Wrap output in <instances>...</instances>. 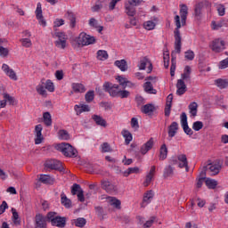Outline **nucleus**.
Returning a JSON list of instances; mask_svg holds the SVG:
<instances>
[{"label": "nucleus", "mask_w": 228, "mask_h": 228, "mask_svg": "<svg viewBox=\"0 0 228 228\" xmlns=\"http://www.w3.org/2000/svg\"><path fill=\"white\" fill-rule=\"evenodd\" d=\"M188 18V5L187 4H180V16H175V24L176 28L175 30V51L171 53V67H170V75L172 77L175 76V65H176V56L175 53L181 54V22L182 26H186V19Z\"/></svg>", "instance_id": "nucleus-1"}, {"label": "nucleus", "mask_w": 228, "mask_h": 228, "mask_svg": "<svg viewBox=\"0 0 228 228\" xmlns=\"http://www.w3.org/2000/svg\"><path fill=\"white\" fill-rule=\"evenodd\" d=\"M55 148L60 152H62L67 158H74V156H77V151L69 143L61 142L57 144Z\"/></svg>", "instance_id": "nucleus-2"}, {"label": "nucleus", "mask_w": 228, "mask_h": 228, "mask_svg": "<svg viewBox=\"0 0 228 228\" xmlns=\"http://www.w3.org/2000/svg\"><path fill=\"white\" fill-rule=\"evenodd\" d=\"M191 77V74L190 73H183L182 74V79H178L177 83H176V95H184V94H186V84L184 83V81H186L187 79H190Z\"/></svg>", "instance_id": "nucleus-3"}, {"label": "nucleus", "mask_w": 228, "mask_h": 228, "mask_svg": "<svg viewBox=\"0 0 228 228\" xmlns=\"http://www.w3.org/2000/svg\"><path fill=\"white\" fill-rule=\"evenodd\" d=\"M103 88L105 92H108L111 97H118V94L120 90H118L119 86L117 84H111L110 82H105L103 84Z\"/></svg>", "instance_id": "nucleus-4"}, {"label": "nucleus", "mask_w": 228, "mask_h": 228, "mask_svg": "<svg viewBox=\"0 0 228 228\" xmlns=\"http://www.w3.org/2000/svg\"><path fill=\"white\" fill-rule=\"evenodd\" d=\"M95 44V37L85 32L80 33L78 37V45H91Z\"/></svg>", "instance_id": "nucleus-5"}, {"label": "nucleus", "mask_w": 228, "mask_h": 228, "mask_svg": "<svg viewBox=\"0 0 228 228\" xmlns=\"http://www.w3.org/2000/svg\"><path fill=\"white\" fill-rule=\"evenodd\" d=\"M180 122L185 134L191 136L193 134V130L188 126V116L186 115V112H182Z\"/></svg>", "instance_id": "nucleus-6"}, {"label": "nucleus", "mask_w": 228, "mask_h": 228, "mask_svg": "<svg viewBox=\"0 0 228 228\" xmlns=\"http://www.w3.org/2000/svg\"><path fill=\"white\" fill-rule=\"evenodd\" d=\"M45 168H50V170H58L59 172H63V164L60 160H47L45 163Z\"/></svg>", "instance_id": "nucleus-7"}, {"label": "nucleus", "mask_w": 228, "mask_h": 228, "mask_svg": "<svg viewBox=\"0 0 228 228\" xmlns=\"http://www.w3.org/2000/svg\"><path fill=\"white\" fill-rule=\"evenodd\" d=\"M101 184L102 190H105L107 193H117V191H118V187L109 180H102Z\"/></svg>", "instance_id": "nucleus-8"}, {"label": "nucleus", "mask_w": 228, "mask_h": 228, "mask_svg": "<svg viewBox=\"0 0 228 228\" xmlns=\"http://www.w3.org/2000/svg\"><path fill=\"white\" fill-rule=\"evenodd\" d=\"M214 53H222L225 49V41L222 39H215L209 45Z\"/></svg>", "instance_id": "nucleus-9"}, {"label": "nucleus", "mask_w": 228, "mask_h": 228, "mask_svg": "<svg viewBox=\"0 0 228 228\" xmlns=\"http://www.w3.org/2000/svg\"><path fill=\"white\" fill-rule=\"evenodd\" d=\"M35 228H47V218L38 213L35 216Z\"/></svg>", "instance_id": "nucleus-10"}, {"label": "nucleus", "mask_w": 228, "mask_h": 228, "mask_svg": "<svg viewBox=\"0 0 228 228\" xmlns=\"http://www.w3.org/2000/svg\"><path fill=\"white\" fill-rule=\"evenodd\" d=\"M2 70L8 77H10V79H12V81H17V73H15V70L12 69L8 64H3Z\"/></svg>", "instance_id": "nucleus-11"}, {"label": "nucleus", "mask_w": 228, "mask_h": 228, "mask_svg": "<svg viewBox=\"0 0 228 228\" xmlns=\"http://www.w3.org/2000/svg\"><path fill=\"white\" fill-rule=\"evenodd\" d=\"M137 220L139 222V224L142 225V228H151L152 227L154 220H156V217L152 216L148 221H145V217L138 216Z\"/></svg>", "instance_id": "nucleus-12"}, {"label": "nucleus", "mask_w": 228, "mask_h": 228, "mask_svg": "<svg viewBox=\"0 0 228 228\" xmlns=\"http://www.w3.org/2000/svg\"><path fill=\"white\" fill-rule=\"evenodd\" d=\"M43 129H44V127H42V125H37L35 126V135H36L35 143H36V145H40V143H42V142H44V136L42 135Z\"/></svg>", "instance_id": "nucleus-13"}, {"label": "nucleus", "mask_w": 228, "mask_h": 228, "mask_svg": "<svg viewBox=\"0 0 228 228\" xmlns=\"http://www.w3.org/2000/svg\"><path fill=\"white\" fill-rule=\"evenodd\" d=\"M147 64H149L147 72L148 74H151V72H152V63L147 57H144L140 61V63L138 65L139 70H145Z\"/></svg>", "instance_id": "nucleus-14"}, {"label": "nucleus", "mask_w": 228, "mask_h": 228, "mask_svg": "<svg viewBox=\"0 0 228 228\" xmlns=\"http://www.w3.org/2000/svg\"><path fill=\"white\" fill-rule=\"evenodd\" d=\"M177 159L179 161V168H185L186 172H190V167H188V158L186 157V155L180 154L177 156Z\"/></svg>", "instance_id": "nucleus-15"}, {"label": "nucleus", "mask_w": 228, "mask_h": 228, "mask_svg": "<svg viewBox=\"0 0 228 228\" xmlns=\"http://www.w3.org/2000/svg\"><path fill=\"white\" fill-rule=\"evenodd\" d=\"M53 227H59V228H65L67 225V217H61L60 216H57L51 224Z\"/></svg>", "instance_id": "nucleus-16"}, {"label": "nucleus", "mask_w": 228, "mask_h": 228, "mask_svg": "<svg viewBox=\"0 0 228 228\" xmlns=\"http://www.w3.org/2000/svg\"><path fill=\"white\" fill-rule=\"evenodd\" d=\"M208 172L210 175H218L220 174V170H222V166L220 164H208Z\"/></svg>", "instance_id": "nucleus-17"}, {"label": "nucleus", "mask_w": 228, "mask_h": 228, "mask_svg": "<svg viewBox=\"0 0 228 228\" xmlns=\"http://www.w3.org/2000/svg\"><path fill=\"white\" fill-rule=\"evenodd\" d=\"M152 147H154V138L151 137L141 147V153L143 155L147 154Z\"/></svg>", "instance_id": "nucleus-18"}, {"label": "nucleus", "mask_w": 228, "mask_h": 228, "mask_svg": "<svg viewBox=\"0 0 228 228\" xmlns=\"http://www.w3.org/2000/svg\"><path fill=\"white\" fill-rule=\"evenodd\" d=\"M141 111L144 115H152L156 111V106L152 103H147L142 107Z\"/></svg>", "instance_id": "nucleus-19"}, {"label": "nucleus", "mask_w": 228, "mask_h": 228, "mask_svg": "<svg viewBox=\"0 0 228 228\" xmlns=\"http://www.w3.org/2000/svg\"><path fill=\"white\" fill-rule=\"evenodd\" d=\"M208 1H203L199 3L194 9L195 17H200V15H202V10H204V8L208 6Z\"/></svg>", "instance_id": "nucleus-20"}, {"label": "nucleus", "mask_w": 228, "mask_h": 228, "mask_svg": "<svg viewBox=\"0 0 228 228\" xmlns=\"http://www.w3.org/2000/svg\"><path fill=\"white\" fill-rule=\"evenodd\" d=\"M172 101H174V94H170L167 97V102H166V107H165L166 117H170V111L172 110Z\"/></svg>", "instance_id": "nucleus-21"}, {"label": "nucleus", "mask_w": 228, "mask_h": 228, "mask_svg": "<svg viewBox=\"0 0 228 228\" xmlns=\"http://www.w3.org/2000/svg\"><path fill=\"white\" fill-rule=\"evenodd\" d=\"M178 129H179V124H177V122L174 121L173 123H171V125L168 127V136L170 138H174V136L177 134Z\"/></svg>", "instance_id": "nucleus-22"}, {"label": "nucleus", "mask_w": 228, "mask_h": 228, "mask_svg": "<svg viewBox=\"0 0 228 228\" xmlns=\"http://www.w3.org/2000/svg\"><path fill=\"white\" fill-rule=\"evenodd\" d=\"M71 88L75 94H85V92H86V87H85V85L79 83H73L71 85Z\"/></svg>", "instance_id": "nucleus-23"}, {"label": "nucleus", "mask_w": 228, "mask_h": 228, "mask_svg": "<svg viewBox=\"0 0 228 228\" xmlns=\"http://www.w3.org/2000/svg\"><path fill=\"white\" fill-rule=\"evenodd\" d=\"M39 181L43 183V184H54V178L49 175H41Z\"/></svg>", "instance_id": "nucleus-24"}, {"label": "nucleus", "mask_w": 228, "mask_h": 228, "mask_svg": "<svg viewBox=\"0 0 228 228\" xmlns=\"http://www.w3.org/2000/svg\"><path fill=\"white\" fill-rule=\"evenodd\" d=\"M125 10L126 15L129 17H134V15H136V9L134 8V5L129 3L125 4Z\"/></svg>", "instance_id": "nucleus-25"}, {"label": "nucleus", "mask_w": 228, "mask_h": 228, "mask_svg": "<svg viewBox=\"0 0 228 228\" xmlns=\"http://www.w3.org/2000/svg\"><path fill=\"white\" fill-rule=\"evenodd\" d=\"M93 120L95 122L96 126H101L102 127H106L107 123L102 117L99 115H93L92 116Z\"/></svg>", "instance_id": "nucleus-26"}, {"label": "nucleus", "mask_w": 228, "mask_h": 228, "mask_svg": "<svg viewBox=\"0 0 228 228\" xmlns=\"http://www.w3.org/2000/svg\"><path fill=\"white\" fill-rule=\"evenodd\" d=\"M65 18L70 22L71 28H76V14L71 11H68L65 14Z\"/></svg>", "instance_id": "nucleus-27"}, {"label": "nucleus", "mask_w": 228, "mask_h": 228, "mask_svg": "<svg viewBox=\"0 0 228 228\" xmlns=\"http://www.w3.org/2000/svg\"><path fill=\"white\" fill-rule=\"evenodd\" d=\"M94 209H95V213L100 220H104V218H106L108 213L106 212V210H104L102 208V207L97 206L94 208Z\"/></svg>", "instance_id": "nucleus-28"}, {"label": "nucleus", "mask_w": 228, "mask_h": 228, "mask_svg": "<svg viewBox=\"0 0 228 228\" xmlns=\"http://www.w3.org/2000/svg\"><path fill=\"white\" fill-rule=\"evenodd\" d=\"M121 134L125 138L126 145H129V143L133 142V134L128 130H126V129L122 130Z\"/></svg>", "instance_id": "nucleus-29"}, {"label": "nucleus", "mask_w": 228, "mask_h": 228, "mask_svg": "<svg viewBox=\"0 0 228 228\" xmlns=\"http://www.w3.org/2000/svg\"><path fill=\"white\" fill-rule=\"evenodd\" d=\"M168 156V148H167V144H162L159 150V159L161 161L167 159Z\"/></svg>", "instance_id": "nucleus-30"}, {"label": "nucleus", "mask_w": 228, "mask_h": 228, "mask_svg": "<svg viewBox=\"0 0 228 228\" xmlns=\"http://www.w3.org/2000/svg\"><path fill=\"white\" fill-rule=\"evenodd\" d=\"M143 89H144V92H146V94H158V91L154 89V86H152V83L151 82L144 83Z\"/></svg>", "instance_id": "nucleus-31"}, {"label": "nucleus", "mask_w": 228, "mask_h": 228, "mask_svg": "<svg viewBox=\"0 0 228 228\" xmlns=\"http://www.w3.org/2000/svg\"><path fill=\"white\" fill-rule=\"evenodd\" d=\"M114 65L118 67L121 72H126V70H127V61H126V60L116 61Z\"/></svg>", "instance_id": "nucleus-32"}, {"label": "nucleus", "mask_w": 228, "mask_h": 228, "mask_svg": "<svg viewBox=\"0 0 228 228\" xmlns=\"http://www.w3.org/2000/svg\"><path fill=\"white\" fill-rule=\"evenodd\" d=\"M43 120H44V124L47 126V127H51V126H53V118L51 117V113L49 112H45L43 114Z\"/></svg>", "instance_id": "nucleus-33"}, {"label": "nucleus", "mask_w": 228, "mask_h": 228, "mask_svg": "<svg viewBox=\"0 0 228 228\" xmlns=\"http://www.w3.org/2000/svg\"><path fill=\"white\" fill-rule=\"evenodd\" d=\"M61 202L62 206H65L66 208L72 207V201L69 198H67V195H65V193L61 194Z\"/></svg>", "instance_id": "nucleus-34"}, {"label": "nucleus", "mask_w": 228, "mask_h": 228, "mask_svg": "<svg viewBox=\"0 0 228 228\" xmlns=\"http://www.w3.org/2000/svg\"><path fill=\"white\" fill-rule=\"evenodd\" d=\"M108 200L110 204V206H113V208H116V209H120L121 202L119 200H118L115 197H109Z\"/></svg>", "instance_id": "nucleus-35"}, {"label": "nucleus", "mask_w": 228, "mask_h": 228, "mask_svg": "<svg viewBox=\"0 0 228 228\" xmlns=\"http://www.w3.org/2000/svg\"><path fill=\"white\" fill-rule=\"evenodd\" d=\"M89 26H91V28H94L95 29H98V33H101L102 29H104L102 26L98 25L97 20H95V18H91L89 20Z\"/></svg>", "instance_id": "nucleus-36"}, {"label": "nucleus", "mask_w": 228, "mask_h": 228, "mask_svg": "<svg viewBox=\"0 0 228 228\" xmlns=\"http://www.w3.org/2000/svg\"><path fill=\"white\" fill-rule=\"evenodd\" d=\"M75 111H77V113H84L85 111H90V106L86 104L75 105Z\"/></svg>", "instance_id": "nucleus-37"}, {"label": "nucleus", "mask_w": 228, "mask_h": 228, "mask_svg": "<svg viewBox=\"0 0 228 228\" xmlns=\"http://www.w3.org/2000/svg\"><path fill=\"white\" fill-rule=\"evenodd\" d=\"M154 199V191L152 190L147 191L143 196V203L149 204Z\"/></svg>", "instance_id": "nucleus-38"}, {"label": "nucleus", "mask_w": 228, "mask_h": 228, "mask_svg": "<svg viewBox=\"0 0 228 228\" xmlns=\"http://www.w3.org/2000/svg\"><path fill=\"white\" fill-rule=\"evenodd\" d=\"M224 26H225V22L224 21H216V20H213L211 22V28L214 30V31H218V29H222V28H224Z\"/></svg>", "instance_id": "nucleus-39"}, {"label": "nucleus", "mask_w": 228, "mask_h": 228, "mask_svg": "<svg viewBox=\"0 0 228 228\" xmlns=\"http://www.w3.org/2000/svg\"><path fill=\"white\" fill-rule=\"evenodd\" d=\"M218 88L224 89L228 88V79L219 78L215 81Z\"/></svg>", "instance_id": "nucleus-40"}, {"label": "nucleus", "mask_w": 228, "mask_h": 228, "mask_svg": "<svg viewBox=\"0 0 228 228\" xmlns=\"http://www.w3.org/2000/svg\"><path fill=\"white\" fill-rule=\"evenodd\" d=\"M73 224L76 225V227L83 228L85 225H86V219L84 217H78L73 220Z\"/></svg>", "instance_id": "nucleus-41"}, {"label": "nucleus", "mask_w": 228, "mask_h": 228, "mask_svg": "<svg viewBox=\"0 0 228 228\" xmlns=\"http://www.w3.org/2000/svg\"><path fill=\"white\" fill-rule=\"evenodd\" d=\"M205 183L208 188H209V190H215V188L218 186V182H216L214 179L207 178Z\"/></svg>", "instance_id": "nucleus-42"}, {"label": "nucleus", "mask_w": 228, "mask_h": 228, "mask_svg": "<svg viewBox=\"0 0 228 228\" xmlns=\"http://www.w3.org/2000/svg\"><path fill=\"white\" fill-rule=\"evenodd\" d=\"M108 58H109V55L106 50H99L97 52V59L100 60L101 61H104V60H108Z\"/></svg>", "instance_id": "nucleus-43"}, {"label": "nucleus", "mask_w": 228, "mask_h": 228, "mask_svg": "<svg viewBox=\"0 0 228 228\" xmlns=\"http://www.w3.org/2000/svg\"><path fill=\"white\" fill-rule=\"evenodd\" d=\"M197 108H199L197 102H192L191 103H190L189 110L191 117H197Z\"/></svg>", "instance_id": "nucleus-44"}, {"label": "nucleus", "mask_w": 228, "mask_h": 228, "mask_svg": "<svg viewBox=\"0 0 228 228\" xmlns=\"http://www.w3.org/2000/svg\"><path fill=\"white\" fill-rule=\"evenodd\" d=\"M36 90L39 95H42V97H47V91L43 85L37 86Z\"/></svg>", "instance_id": "nucleus-45"}, {"label": "nucleus", "mask_w": 228, "mask_h": 228, "mask_svg": "<svg viewBox=\"0 0 228 228\" xmlns=\"http://www.w3.org/2000/svg\"><path fill=\"white\" fill-rule=\"evenodd\" d=\"M58 136L60 140H70V135L69 134V132H67V130H60L58 132Z\"/></svg>", "instance_id": "nucleus-46"}, {"label": "nucleus", "mask_w": 228, "mask_h": 228, "mask_svg": "<svg viewBox=\"0 0 228 228\" xmlns=\"http://www.w3.org/2000/svg\"><path fill=\"white\" fill-rule=\"evenodd\" d=\"M144 29H147L148 31H151V29H154L156 28V22L152 20H148L143 23Z\"/></svg>", "instance_id": "nucleus-47"}, {"label": "nucleus", "mask_w": 228, "mask_h": 228, "mask_svg": "<svg viewBox=\"0 0 228 228\" xmlns=\"http://www.w3.org/2000/svg\"><path fill=\"white\" fill-rule=\"evenodd\" d=\"M117 81L119 83V86H122V88H127V78L122 77V76H118L116 77Z\"/></svg>", "instance_id": "nucleus-48"}, {"label": "nucleus", "mask_w": 228, "mask_h": 228, "mask_svg": "<svg viewBox=\"0 0 228 228\" xmlns=\"http://www.w3.org/2000/svg\"><path fill=\"white\" fill-rule=\"evenodd\" d=\"M4 99H5L6 102L11 104V106H13L15 104V98L11 96L8 93L3 94Z\"/></svg>", "instance_id": "nucleus-49"}, {"label": "nucleus", "mask_w": 228, "mask_h": 228, "mask_svg": "<svg viewBox=\"0 0 228 228\" xmlns=\"http://www.w3.org/2000/svg\"><path fill=\"white\" fill-rule=\"evenodd\" d=\"M20 42H21L22 47L29 48L33 45V43L31 42V39H29V38H21V39H20Z\"/></svg>", "instance_id": "nucleus-50"}, {"label": "nucleus", "mask_w": 228, "mask_h": 228, "mask_svg": "<svg viewBox=\"0 0 228 228\" xmlns=\"http://www.w3.org/2000/svg\"><path fill=\"white\" fill-rule=\"evenodd\" d=\"M81 191H83V189L81 188V185H79L77 183H74L71 187V194L72 195H77V193Z\"/></svg>", "instance_id": "nucleus-51"}, {"label": "nucleus", "mask_w": 228, "mask_h": 228, "mask_svg": "<svg viewBox=\"0 0 228 228\" xmlns=\"http://www.w3.org/2000/svg\"><path fill=\"white\" fill-rule=\"evenodd\" d=\"M94 97H95V94L94 91H88L85 95V99L87 102H92Z\"/></svg>", "instance_id": "nucleus-52"}, {"label": "nucleus", "mask_w": 228, "mask_h": 228, "mask_svg": "<svg viewBox=\"0 0 228 228\" xmlns=\"http://www.w3.org/2000/svg\"><path fill=\"white\" fill-rule=\"evenodd\" d=\"M170 175H174V167L167 166L164 171V177H170Z\"/></svg>", "instance_id": "nucleus-53"}, {"label": "nucleus", "mask_w": 228, "mask_h": 228, "mask_svg": "<svg viewBox=\"0 0 228 228\" xmlns=\"http://www.w3.org/2000/svg\"><path fill=\"white\" fill-rule=\"evenodd\" d=\"M204 127V123L202 121H196L192 124V129L194 131H200Z\"/></svg>", "instance_id": "nucleus-54"}, {"label": "nucleus", "mask_w": 228, "mask_h": 228, "mask_svg": "<svg viewBox=\"0 0 228 228\" xmlns=\"http://www.w3.org/2000/svg\"><path fill=\"white\" fill-rule=\"evenodd\" d=\"M140 172V168L138 167H129L126 171H125V175L127 177V175H131V174H138Z\"/></svg>", "instance_id": "nucleus-55"}, {"label": "nucleus", "mask_w": 228, "mask_h": 228, "mask_svg": "<svg viewBox=\"0 0 228 228\" xmlns=\"http://www.w3.org/2000/svg\"><path fill=\"white\" fill-rule=\"evenodd\" d=\"M55 45L58 49H65L67 47V40H57L55 41Z\"/></svg>", "instance_id": "nucleus-56"}, {"label": "nucleus", "mask_w": 228, "mask_h": 228, "mask_svg": "<svg viewBox=\"0 0 228 228\" xmlns=\"http://www.w3.org/2000/svg\"><path fill=\"white\" fill-rule=\"evenodd\" d=\"M57 216H56V213H55V212H49V213L47 214V216H46L45 218H46V220H48V222H50L51 224H52L54 220H56Z\"/></svg>", "instance_id": "nucleus-57"}, {"label": "nucleus", "mask_w": 228, "mask_h": 228, "mask_svg": "<svg viewBox=\"0 0 228 228\" xmlns=\"http://www.w3.org/2000/svg\"><path fill=\"white\" fill-rule=\"evenodd\" d=\"M44 15L42 14V4L37 3V9H36V17L37 19H40Z\"/></svg>", "instance_id": "nucleus-58"}, {"label": "nucleus", "mask_w": 228, "mask_h": 228, "mask_svg": "<svg viewBox=\"0 0 228 228\" xmlns=\"http://www.w3.org/2000/svg\"><path fill=\"white\" fill-rule=\"evenodd\" d=\"M48 92H54V84L51 80H46L45 82V87Z\"/></svg>", "instance_id": "nucleus-59"}, {"label": "nucleus", "mask_w": 228, "mask_h": 228, "mask_svg": "<svg viewBox=\"0 0 228 228\" xmlns=\"http://www.w3.org/2000/svg\"><path fill=\"white\" fill-rule=\"evenodd\" d=\"M130 94L131 93H129L127 90H119L118 97H120L121 99H127Z\"/></svg>", "instance_id": "nucleus-60"}, {"label": "nucleus", "mask_w": 228, "mask_h": 228, "mask_svg": "<svg viewBox=\"0 0 228 228\" xmlns=\"http://www.w3.org/2000/svg\"><path fill=\"white\" fill-rule=\"evenodd\" d=\"M194 58H195V53H193V51L188 50L187 52H185L186 60H189V61H193Z\"/></svg>", "instance_id": "nucleus-61"}, {"label": "nucleus", "mask_w": 228, "mask_h": 228, "mask_svg": "<svg viewBox=\"0 0 228 228\" xmlns=\"http://www.w3.org/2000/svg\"><path fill=\"white\" fill-rule=\"evenodd\" d=\"M218 69L224 70V69H228V57L219 62Z\"/></svg>", "instance_id": "nucleus-62"}, {"label": "nucleus", "mask_w": 228, "mask_h": 228, "mask_svg": "<svg viewBox=\"0 0 228 228\" xmlns=\"http://www.w3.org/2000/svg\"><path fill=\"white\" fill-rule=\"evenodd\" d=\"M102 152H111V146H110V143L103 142L102 144Z\"/></svg>", "instance_id": "nucleus-63"}, {"label": "nucleus", "mask_w": 228, "mask_h": 228, "mask_svg": "<svg viewBox=\"0 0 228 228\" xmlns=\"http://www.w3.org/2000/svg\"><path fill=\"white\" fill-rule=\"evenodd\" d=\"M53 35L58 38V40H67V36L64 32H55Z\"/></svg>", "instance_id": "nucleus-64"}]
</instances>
